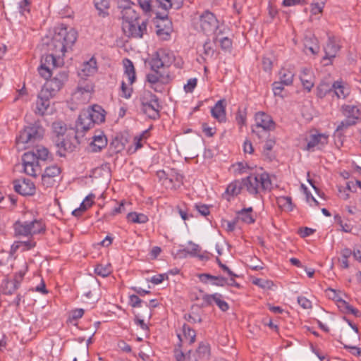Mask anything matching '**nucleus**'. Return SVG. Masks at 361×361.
<instances>
[{
	"mask_svg": "<svg viewBox=\"0 0 361 361\" xmlns=\"http://www.w3.org/2000/svg\"><path fill=\"white\" fill-rule=\"evenodd\" d=\"M155 73H149L147 75V80L152 85H156L160 79L163 80V82H166L169 80V75L167 74L166 78L162 74L159 73V71H154Z\"/></svg>",
	"mask_w": 361,
	"mask_h": 361,
	"instance_id": "40",
	"label": "nucleus"
},
{
	"mask_svg": "<svg viewBox=\"0 0 361 361\" xmlns=\"http://www.w3.org/2000/svg\"><path fill=\"white\" fill-rule=\"evenodd\" d=\"M224 103V99H220L215 104L214 106L211 109L212 116L214 118L217 119L219 122H225L226 120L225 109L226 106Z\"/></svg>",
	"mask_w": 361,
	"mask_h": 361,
	"instance_id": "24",
	"label": "nucleus"
},
{
	"mask_svg": "<svg viewBox=\"0 0 361 361\" xmlns=\"http://www.w3.org/2000/svg\"><path fill=\"white\" fill-rule=\"evenodd\" d=\"M140 110L149 118L156 120L160 116L161 105L157 95L150 91H144L140 97Z\"/></svg>",
	"mask_w": 361,
	"mask_h": 361,
	"instance_id": "6",
	"label": "nucleus"
},
{
	"mask_svg": "<svg viewBox=\"0 0 361 361\" xmlns=\"http://www.w3.org/2000/svg\"><path fill=\"white\" fill-rule=\"evenodd\" d=\"M341 49V45L338 40L334 36H329L327 42L324 47V56L322 58L323 61H329L324 65L331 64L334 59L336 58L337 54Z\"/></svg>",
	"mask_w": 361,
	"mask_h": 361,
	"instance_id": "14",
	"label": "nucleus"
},
{
	"mask_svg": "<svg viewBox=\"0 0 361 361\" xmlns=\"http://www.w3.org/2000/svg\"><path fill=\"white\" fill-rule=\"evenodd\" d=\"M76 39L77 32L75 30H68L65 27H57L48 44L49 50L59 59L64 56L68 49L71 48Z\"/></svg>",
	"mask_w": 361,
	"mask_h": 361,
	"instance_id": "2",
	"label": "nucleus"
},
{
	"mask_svg": "<svg viewBox=\"0 0 361 361\" xmlns=\"http://www.w3.org/2000/svg\"><path fill=\"white\" fill-rule=\"evenodd\" d=\"M255 214L252 207L244 208L237 212L238 219L246 224H252L255 221Z\"/></svg>",
	"mask_w": 361,
	"mask_h": 361,
	"instance_id": "31",
	"label": "nucleus"
},
{
	"mask_svg": "<svg viewBox=\"0 0 361 361\" xmlns=\"http://www.w3.org/2000/svg\"><path fill=\"white\" fill-rule=\"evenodd\" d=\"M54 96V94H51L47 92V90L42 89L37 96L35 112L39 115L43 116L50 105V99Z\"/></svg>",
	"mask_w": 361,
	"mask_h": 361,
	"instance_id": "18",
	"label": "nucleus"
},
{
	"mask_svg": "<svg viewBox=\"0 0 361 361\" xmlns=\"http://www.w3.org/2000/svg\"><path fill=\"white\" fill-rule=\"evenodd\" d=\"M324 2L321 1H314L311 4V14L312 15H317L322 13L324 7Z\"/></svg>",
	"mask_w": 361,
	"mask_h": 361,
	"instance_id": "50",
	"label": "nucleus"
},
{
	"mask_svg": "<svg viewBox=\"0 0 361 361\" xmlns=\"http://www.w3.org/2000/svg\"><path fill=\"white\" fill-rule=\"evenodd\" d=\"M60 173V168L56 165L47 167L41 177L42 185L45 188L52 187L56 183Z\"/></svg>",
	"mask_w": 361,
	"mask_h": 361,
	"instance_id": "17",
	"label": "nucleus"
},
{
	"mask_svg": "<svg viewBox=\"0 0 361 361\" xmlns=\"http://www.w3.org/2000/svg\"><path fill=\"white\" fill-rule=\"evenodd\" d=\"M24 171L30 176L36 177L42 172L41 167L34 151L25 152L22 157Z\"/></svg>",
	"mask_w": 361,
	"mask_h": 361,
	"instance_id": "11",
	"label": "nucleus"
},
{
	"mask_svg": "<svg viewBox=\"0 0 361 361\" xmlns=\"http://www.w3.org/2000/svg\"><path fill=\"white\" fill-rule=\"evenodd\" d=\"M92 204H80L78 208L72 211V214L76 217L82 216V214L91 207Z\"/></svg>",
	"mask_w": 361,
	"mask_h": 361,
	"instance_id": "59",
	"label": "nucleus"
},
{
	"mask_svg": "<svg viewBox=\"0 0 361 361\" xmlns=\"http://www.w3.org/2000/svg\"><path fill=\"white\" fill-rule=\"evenodd\" d=\"M342 108L345 118L351 121H355V123H356L360 116V111L358 107L355 105H344Z\"/></svg>",
	"mask_w": 361,
	"mask_h": 361,
	"instance_id": "29",
	"label": "nucleus"
},
{
	"mask_svg": "<svg viewBox=\"0 0 361 361\" xmlns=\"http://www.w3.org/2000/svg\"><path fill=\"white\" fill-rule=\"evenodd\" d=\"M37 157V159L45 161L48 158L49 151L43 146H37L36 149L33 150Z\"/></svg>",
	"mask_w": 361,
	"mask_h": 361,
	"instance_id": "48",
	"label": "nucleus"
},
{
	"mask_svg": "<svg viewBox=\"0 0 361 361\" xmlns=\"http://www.w3.org/2000/svg\"><path fill=\"white\" fill-rule=\"evenodd\" d=\"M196 211L202 216H207L210 214L209 207L207 204H195Z\"/></svg>",
	"mask_w": 361,
	"mask_h": 361,
	"instance_id": "58",
	"label": "nucleus"
},
{
	"mask_svg": "<svg viewBox=\"0 0 361 361\" xmlns=\"http://www.w3.org/2000/svg\"><path fill=\"white\" fill-rule=\"evenodd\" d=\"M36 245V243L32 240L29 239L26 241H17L13 244L15 249H21L22 251H27L31 250L35 247Z\"/></svg>",
	"mask_w": 361,
	"mask_h": 361,
	"instance_id": "41",
	"label": "nucleus"
},
{
	"mask_svg": "<svg viewBox=\"0 0 361 361\" xmlns=\"http://www.w3.org/2000/svg\"><path fill=\"white\" fill-rule=\"evenodd\" d=\"M341 308L344 309L347 312L353 314L357 317H360L361 315L360 311L357 309L354 308L353 306L349 305L346 301H341Z\"/></svg>",
	"mask_w": 361,
	"mask_h": 361,
	"instance_id": "54",
	"label": "nucleus"
},
{
	"mask_svg": "<svg viewBox=\"0 0 361 361\" xmlns=\"http://www.w3.org/2000/svg\"><path fill=\"white\" fill-rule=\"evenodd\" d=\"M14 230L16 235L33 236L32 233L30 224L28 221L21 222L18 221L14 224Z\"/></svg>",
	"mask_w": 361,
	"mask_h": 361,
	"instance_id": "27",
	"label": "nucleus"
},
{
	"mask_svg": "<svg viewBox=\"0 0 361 361\" xmlns=\"http://www.w3.org/2000/svg\"><path fill=\"white\" fill-rule=\"evenodd\" d=\"M126 219L128 222L133 224H145L149 220L148 216L145 214L135 212H129L127 214Z\"/></svg>",
	"mask_w": 361,
	"mask_h": 361,
	"instance_id": "34",
	"label": "nucleus"
},
{
	"mask_svg": "<svg viewBox=\"0 0 361 361\" xmlns=\"http://www.w3.org/2000/svg\"><path fill=\"white\" fill-rule=\"evenodd\" d=\"M15 191L23 196L32 195L35 190V185L28 179L14 181Z\"/></svg>",
	"mask_w": 361,
	"mask_h": 361,
	"instance_id": "20",
	"label": "nucleus"
},
{
	"mask_svg": "<svg viewBox=\"0 0 361 361\" xmlns=\"http://www.w3.org/2000/svg\"><path fill=\"white\" fill-rule=\"evenodd\" d=\"M300 79L304 88L310 92L314 86V75L311 69L302 68L300 71Z\"/></svg>",
	"mask_w": 361,
	"mask_h": 361,
	"instance_id": "23",
	"label": "nucleus"
},
{
	"mask_svg": "<svg viewBox=\"0 0 361 361\" xmlns=\"http://www.w3.org/2000/svg\"><path fill=\"white\" fill-rule=\"evenodd\" d=\"M30 0H22L20 1L18 6L20 13L23 16L29 13L30 11Z\"/></svg>",
	"mask_w": 361,
	"mask_h": 361,
	"instance_id": "52",
	"label": "nucleus"
},
{
	"mask_svg": "<svg viewBox=\"0 0 361 361\" xmlns=\"http://www.w3.org/2000/svg\"><path fill=\"white\" fill-rule=\"evenodd\" d=\"M57 56L53 54H47L42 57L41 61V66H47L48 68L57 69L59 66Z\"/></svg>",
	"mask_w": 361,
	"mask_h": 361,
	"instance_id": "36",
	"label": "nucleus"
},
{
	"mask_svg": "<svg viewBox=\"0 0 361 361\" xmlns=\"http://www.w3.org/2000/svg\"><path fill=\"white\" fill-rule=\"evenodd\" d=\"M235 121L240 126H244L246 123V114L238 110L235 115Z\"/></svg>",
	"mask_w": 361,
	"mask_h": 361,
	"instance_id": "63",
	"label": "nucleus"
},
{
	"mask_svg": "<svg viewBox=\"0 0 361 361\" xmlns=\"http://www.w3.org/2000/svg\"><path fill=\"white\" fill-rule=\"evenodd\" d=\"M202 307L212 306L215 303L218 307L223 312H226L229 309L228 304L224 300L221 294L215 293L213 294H204L202 298Z\"/></svg>",
	"mask_w": 361,
	"mask_h": 361,
	"instance_id": "16",
	"label": "nucleus"
},
{
	"mask_svg": "<svg viewBox=\"0 0 361 361\" xmlns=\"http://www.w3.org/2000/svg\"><path fill=\"white\" fill-rule=\"evenodd\" d=\"M68 80V73L66 71H56L53 78L47 81L42 89L47 90L51 94L55 95Z\"/></svg>",
	"mask_w": 361,
	"mask_h": 361,
	"instance_id": "12",
	"label": "nucleus"
},
{
	"mask_svg": "<svg viewBox=\"0 0 361 361\" xmlns=\"http://www.w3.org/2000/svg\"><path fill=\"white\" fill-rule=\"evenodd\" d=\"M219 44L223 50H229L232 47V41L230 38L225 37L219 39Z\"/></svg>",
	"mask_w": 361,
	"mask_h": 361,
	"instance_id": "61",
	"label": "nucleus"
},
{
	"mask_svg": "<svg viewBox=\"0 0 361 361\" xmlns=\"http://www.w3.org/2000/svg\"><path fill=\"white\" fill-rule=\"evenodd\" d=\"M111 0H94L96 9L99 16L105 18L109 16Z\"/></svg>",
	"mask_w": 361,
	"mask_h": 361,
	"instance_id": "33",
	"label": "nucleus"
},
{
	"mask_svg": "<svg viewBox=\"0 0 361 361\" xmlns=\"http://www.w3.org/2000/svg\"><path fill=\"white\" fill-rule=\"evenodd\" d=\"M104 110L99 105L92 106L82 110L76 122L75 128L77 131H87L90 129L94 123H101L105 120Z\"/></svg>",
	"mask_w": 361,
	"mask_h": 361,
	"instance_id": "4",
	"label": "nucleus"
},
{
	"mask_svg": "<svg viewBox=\"0 0 361 361\" xmlns=\"http://www.w3.org/2000/svg\"><path fill=\"white\" fill-rule=\"evenodd\" d=\"M200 252V246L192 242H189V247L183 249L180 251V254H182L183 257H187L188 255H190L192 257H202V256L199 255Z\"/></svg>",
	"mask_w": 361,
	"mask_h": 361,
	"instance_id": "37",
	"label": "nucleus"
},
{
	"mask_svg": "<svg viewBox=\"0 0 361 361\" xmlns=\"http://www.w3.org/2000/svg\"><path fill=\"white\" fill-rule=\"evenodd\" d=\"M142 11L149 16L159 15L161 12L157 9L154 0H137Z\"/></svg>",
	"mask_w": 361,
	"mask_h": 361,
	"instance_id": "26",
	"label": "nucleus"
},
{
	"mask_svg": "<svg viewBox=\"0 0 361 361\" xmlns=\"http://www.w3.org/2000/svg\"><path fill=\"white\" fill-rule=\"evenodd\" d=\"M93 89L94 86L91 81L85 80L80 82L76 90L73 93V97L75 99L82 103L88 102L91 98Z\"/></svg>",
	"mask_w": 361,
	"mask_h": 361,
	"instance_id": "15",
	"label": "nucleus"
},
{
	"mask_svg": "<svg viewBox=\"0 0 361 361\" xmlns=\"http://www.w3.org/2000/svg\"><path fill=\"white\" fill-rule=\"evenodd\" d=\"M44 134V129L40 121H37L25 126L16 138L17 143L25 144L26 147H32L35 142L41 140Z\"/></svg>",
	"mask_w": 361,
	"mask_h": 361,
	"instance_id": "5",
	"label": "nucleus"
},
{
	"mask_svg": "<svg viewBox=\"0 0 361 361\" xmlns=\"http://www.w3.org/2000/svg\"><path fill=\"white\" fill-rule=\"evenodd\" d=\"M174 60L175 56L171 51L160 49L152 56L149 65L152 71H157L161 68H169Z\"/></svg>",
	"mask_w": 361,
	"mask_h": 361,
	"instance_id": "10",
	"label": "nucleus"
},
{
	"mask_svg": "<svg viewBox=\"0 0 361 361\" xmlns=\"http://www.w3.org/2000/svg\"><path fill=\"white\" fill-rule=\"evenodd\" d=\"M329 135L325 133L312 134L307 141L306 150L313 151L315 147L321 149L328 143Z\"/></svg>",
	"mask_w": 361,
	"mask_h": 361,
	"instance_id": "19",
	"label": "nucleus"
},
{
	"mask_svg": "<svg viewBox=\"0 0 361 361\" xmlns=\"http://www.w3.org/2000/svg\"><path fill=\"white\" fill-rule=\"evenodd\" d=\"M156 33L164 39H166L172 30V23L167 13H159L156 16Z\"/></svg>",
	"mask_w": 361,
	"mask_h": 361,
	"instance_id": "13",
	"label": "nucleus"
},
{
	"mask_svg": "<svg viewBox=\"0 0 361 361\" xmlns=\"http://www.w3.org/2000/svg\"><path fill=\"white\" fill-rule=\"evenodd\" d=\"M24 275L25 273L23 271H19L15 275L13 280L11 281V284L13 285V289L9 290L7 293H6V294H12L13 291H15L20 287L21 281L23 279Z\"/></svg>",
	"mask_w": 361,
	"mask_h": 361,
	"instance_id": "45",
	"label": "nucleus"
},
{
	"mask_svg": "<svg viewBox=\"0 0 361 361\" xmlns=\"http://www.w3.org/2000/svg\"><path fill=\"white\" fill-rule=\"evenodd\" d=\"M197 353L200 357L207 356L209 353V345L206 343H200L199 344L198 348L197 349Z\"/></svg>",
	"mask_w": 361,
	"mask_h": 361,
	"instance_id": "56",
	"label": "nucleus"
},
{
	"mask_svg": "<svg viewBox=\"0 0 361 361\" xmlns=\"http://www.w3.org/2000/svg\"><path fill=\"white\" fill-rule=\"evenodd\" d=\"M123 66L125 69L124 75L127 78L128 82L130 84H133L136 79L135 71L133 63L130 59H125L123 60Z\"/></svg>",
	"mask_w": 361,
	"mask_h": 361,
	"instance_id": "32",
	"label": "nucleus"
},
{
	"mask_svg": "<svg viewBox=\"0 0 361 361\" xmlns=\"http://www.w3.org/2000/svg\"><path fill=\"white\" fill-rule=\"evenodd\" d=\"M56 71L57 69L45 67L41 65L38 68L39 75L46 80L50 78Z\"/></svg>",
	"mask_w": 361,
	"mask_h": 361,
	"instance_id": "49",
	"label": "nucleus"
},
{
	"mask_svg": "<svg viewBox=\"0 0 361 361\" xmlns=\"http://www.w3.org/2000/svg\"><path fill=\"white\" fill-rule=\"evenodd\" d=\"M243 185L246 186L247 191L254 195L261 194L262 192H269L272 188V183L269 174L262 173L251 174L247 178L231 183L223 194V199L227 202L233 200L234 197L240 193Z\"/></svg>",
	"mask_w": 361,
	"mask_h": 361,
	"instance_id": "1",
	"label": "nucleus"
},
{
	"mask_svg": "<svg viewBox=\"0 0 361 361\" xmlns=\"http://www.w3.org/2000/svg\"><path fill=\"white\" fill-rule=\"evenodd\" d=\"M97 70V61L94 58H92L88 61L83 63L79 75L81 77L90 76L94 74Z\"/></svg>",
	"mask_w": 361,
	"mask_h": 361,
	"instance_id": "28",
	"label": "nucleus"
},
{
	"mask_svg": "<svg viewBox=\"0 0 361 361\" xmlns=\"http://www.w3.org/2000/svg\"><path fill=\"white\" fill-rule=\"evenodd\" d=\"M197 84V79L196 78H190L187 83L184 85L183 89L186 93H191L193 92Z\"/></svg>",
	"mask_w": 361,
	"mask_h": 361,
	"instance_id": "53",
	"label": "nucleus"
},
{
	"mask_svg": "<svg viewBox=\"0 0 361 361\" xmlns=\"http://www.w3.org/2000/svg\"><path fill=\"white\" fill-rule=\"evenodd\" d=\"M255 124L253 126L260 127L262 129L274 130L275 123L273 121L271 116L263 111H259L256 113L255 116Z\"/></svg>",
	"mask_w": 361,
	"mask_h": 361,
	"instance_id": "21",
	"label": "nucleus"
},
{
	"mask_svg": "<svg viewBox=\"0 0 361 361\" xmlns=\"http://www.w3.org/2000/svg\"><path fill=\"white\" fill-rule=\"evenodd\" d=\"M30 224L33 235L41 233L45 231V226L40 220L34 219L30 221Z\"/></svg>",
	"mask_w": 361,
	"mask_h": 361,
	"instance_id": "43",
	"label": "nucleus"
},
{
	"mask_svg": "<svg viewBox=\"0 0 361 361\" xmlns=\"http://www.w3.org/2000/svg\"><path fill=\"white\" fill-rule=\"evenodd\" d=\"M195 23L197 27L207 35H216L219 27V22L216 16L209 11L202 13Z\"/></svg>",
	"mask_w": 361,
	"mask_h": 361,
	"instance_id": "7",
	"label": "nucleus"
},
{
	"mask_svg": "<svg viewBox=\"0 0 361 361\" xmlns=\"http://www.w3.org/2000/svg\"><path fill=\"white\" fill-rule=\"evenodd\" d=\"M79 131H75L73 129L68 131L66 134V137L58 138H54V141L57 147V154L60 157H65L66 152H73L79 144L78 140L77 133Z\"/></svg>",
	"mask_w": 361,
	"mask_h": 361,
	"instance_id": "8",
	"label": "nucleus"
},
{
	"mask_svg": "<svg viewBox=\"0 0 361 361\" xmlns=\"http://www.w3.org/2000/svg\"><path fill=\"white\" fill-rule=\"evenodd\" d=\"M279 80L281 81L286 86L290 85L293 83L294 73L288 68H281L279 73Z\"/></svg>",
	"mask_w": 361,
	"mask_h": 361,
	"instance_id": "35",
	"label": "nucleus"
},
{
	"mask_svg": "<svg viewBox=\"0 0 361 361\" xmlns=\"http://www.w3.org/2000/svg\"><path fill=\"white\" fill-rule=\"evenodd\" d=\"M271 130L269 129H262L260 127L252 126V133L255 135L259 140L265 139L269 137V132Z\"/></svg>",
	"mask_w": 361,
	"mask_h": 361,
	"instance_id": "47",
	"label": "nucleus"
},
{
	"mask_svg": "<svg viewBox=\"0 0 361 361\" xmlns=\"http://www.w3.org/2000/svg\"><path fill=\"white\" fill-rule=\"evenodd\" d=\"M333 90L332 85L326 82H322L317 87V95L322 98L327 93L331 92Z\"/></svg>",
	"mask_w": 361,
	"mask_h": 361,
	"instance_id": "44",
	"label": "nucleus"
},
{
	"mask_svg": "<svg viewBox=\"0 0 361 361\" xmlns=\"http://www.w3.org/2000/svg\"><path fill=\"white\" fill-rule=\"evenodd\" d=\"M200 281L202 283H207L209 280L211 281V283L216 286H224L227 283V279L221 276H213L209 274H200L198 275Z\"/></svg>",
	"mask_w": 361,
	"mask_h": 361,
	"instance_id": "25",
	"label": "nucleus"
},
{
	"mask_svg": "<svg viewBox=\"0 0 361 361\" xmlns=\"http://www.w3.org/2000/svg\"><path fill=\"white\" fill-rule=\"evenodd\" d=\"M172 0H154L158 11L161 10V13H167L169 9L173 8Z\"/></svg>",
	"mask_w": 361,
	"mask_h": 361,
	"instance_id": "42",
	"label": "nucleus"
},
{
	"mask_svg": "<svg viewBox=\"0 0 361 361\" xmlns=\"http://www.w3.org/2000/svg\"><path fill=\"white\" fill-rule=\"evenodd\" d=\"M183 331L184 337L189 341L190 343H193L195 341L196 334L194 329L188 325L184 324L183 326Z\"/></svg>",
	"mask_w": 361,
	"mask_h": 361,
	"instance_id": "46",
	"label": "nucleus"
},
{
	"mask_svg": "<svg viewBox=\"0 0 361 361\" xmlns=\"http://www.w3.org/2000/svg\"><path fill=\"white\" fill-rule=\"evenodd\" d=\"M298 304L304 309L312 308V302L305 297L300 296L298 298Z\"/></svg>",
	"mask_w": 361,
	"mask_h": 361,
	"instance_id": "64",
	"label": "nucleus"
},
{
	"mask_svg": "<svg viewBox=\"0 0 361 361\" xmlns=\"http://www.w3.org/2000/svg\"><path fill=\"white\" fill-rule=\"evenodd\" d=\"M203 49L204 54L207 56H212L214 53L212 43L209 39L204 42L203 45Z\"/></svg>",
	"mask_w": 361,
	"mask_h": 361,
	"instance_id": "62",
	"label": "nucleus"
},
{
	"mask_svg": "<svg viewBox=\"0 0 361 361\" xmlns=\"http://www.w3.org/2000/svg\"><path fill=\"white\" fill-rule=\"evenodd\" d=\"M355 121H351L350 120H348V118H345L343 121H342L340 124L336 128V132L343 131L347 128H348L350 126L355 125Z\"/></svg>",
	"mask_w": 361,
	"mask_h": 361,
	"instance_id": "60",
	"label": "nucleus"
},
{
	"mask_svg": "<svg viewBox=\"0 0 361 361\" xmlns=\"http://www.w3.org/2000/svg\"><path fill=\"white\" fill-rule=\"evenodd\" d=\"M286 85L283 84L281 81H276L272 84V90L274 95L276 96H281L282 91L284 89V86Z\"/></svg>",
	"mask_w": 361,
	"mask_h": 361,
	"instance_id": "57",
	"label": "nucleus"
},
{
	"mask_svg": "<svg viewBox=\"0 0 361 361\" xmlns=\"http://www.w3.org/2000/svg\"><path fill=\"white\" fill-rule=\"evenodd\" d=\"M332 87V90L338 98L345 99L349 94V88L342 80L335 81Z\"/></svg>",
	"mask_w": 361,
	"mask_h": 361,
	"instance_id": "30",
	"label": "nucleus"
},
{
	"mask_svg": "<svg viewBox=\"0 0 361 361\" xmlns=\"http://www.w3.org/2000/svg\"><path fill=\"white\" fill-rule=\"evenodd\" d=\"M157 176L166 189H176L183 185V175L173 169L158 171Z\"/></svg>",
	"mask_w": 361,
	"mask_h": 361,
	"instance_id": "9",
	"label": "nucleus"
},
{
	"mask_svg": "<svg viewBox=\"0 0 361 361\" xmlns=\"http://www.w3.org/2000/svg\"><path fill=\"white\" fill-rule=\"evenodd\" d=\"M233 167L235 173L239 175L246 173L249 169L247 164L245 162H238L233 165Z\"/></svg>",
	"mask_w": 361,
	"mask_h": 361,
	"instance_id": "55",
	"label": "nucleus"
},
{
	"mask_svg": "<svg viewBox=\"0 0 361 361\" xmlns=\"http://www.w3.org/2000/svg\"><path fill=\"white\" fill-rule=\"evenodd\" d=\"M108 143L107 138L102 131H95L92 140L90 143V149L93 152H100Z\"/></svg>",
	"mask_w": 361,
	"mask_h": 361,
	"instance_id": "22",
	"label": "nucleus"
},
{
	"mask_svg": "<svg viewBox=\"0 0 361 361\" xmlns=\"http://www.w3.org/2000/svg\"><path fill=\"white\" fill-rule=\"evenodd\" d=\"M53 133L54 134V138L63 137L65 134H67L66 126L61 121H56L52 123Z\"/></svg>",
	"mask_w": 361,
	"mask_h": 361,
	"instance_id": "38",
	"label": "nucleus"
},
{
	"mask_svg": "<svg viewBox=\"0 0 361 361\" xmlns=\"http://www.w3.org/2000/svg\"><path fill=\"white\" fill-rule=\"evenodd\" d=\"M122 29L128 37L142 38L147 32V21L140 23L135 11L132 8L125 7L123 11Z\"/></svg>",
	"mask_w": 361,
	"mask_h": 361,
	"instance_id": "3",
	"label": "nucleus"
},
{
	"mask_svg": "<svg viewBox=\"0 0 361 361\" xmlns=\"http://www.w3.org/2000/svg\"><path fill=\"white\" fill-rule=\"evenodd\" d=\"M326 296L338 302V307L341 308V301H345L338 295L336 291L332 288H327L326 290Z\"/></svg>",
	"mask_w": 361,
	"mask_h": 361,
	"instance_id": "51",
	"label": "nucleus"
},
{
	"mask_svg": "<svg viewBox=\"0 0 361 361\" xmlns=\"http://www.w3.org/2000/svg\"><path fill=\"white\" fill-rule=\"evenodd\" d=\"M112 272L111 265L109 263L98 264L94 267V273L102 277H106Z\"/></svg>",
	"mask_w": 361,
	"mask_h": 361,
	"instance_id": "39",
	"label": "nucleus"
}]
</instances>
